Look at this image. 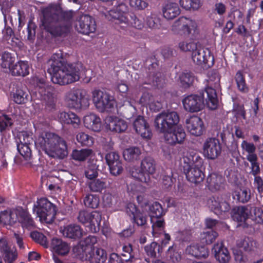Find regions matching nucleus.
<instances>
[{
  "mask_svg": "<svg viewBox=\"0 0 263 263\" xmlns=\"http://www.w3.org/2000/svg\"><path fill=\"white\" fill-rule=\"evenodd\" d=\"M76 139L78 143L83 147H90L94 143L93 138L84 132L79 133L76 136Z\"/></svg>",
  "mask_w": 263,
  "mask_h": 263,
  "instance_id": "nucleus-47",
  "label": "nucleus"
},
{
  "mask_svg": "<svg viewBox=\"0 0 263 263\" xmlns=\"http://www.w3.org/2000/svg\"><path fill=\"white\" fill-rule=\"evenodd\" d=\"M30 237L35 242L41 245L45 248L48 247V241L46 236L38 231H33L30 233Z\"/></svg>",
  "mask_w": 263,
  "mask_h": 263,
  "instance_id": "nucleus-56",
  "label": "nucleus"
},
{
  "mask_svg": "<svg viewBox=\"0 0 263 263\" xmlns=\"http://www.w3.org/2000/svg\"><path fill=\"white\" fill-rule=\"evenodd\" d=\"M179 122V116L177 112L163 111L156 116L154 126L158 132L164 134L177 126Z\"/></svg>",
  "mask_w": 263,
  "mask_h": 263,
  "instance_id": "nucleus-6",
  "label": "nucleus"
},
{
  "mask_svg": "<svg viewBox=\"0 0 263 263\" xmlns=\"http://www.w3.org/2000/svg\"><path fill=\"white\" fill-rule=\"evenodd\" d=\"M241 147L242 151L247 153L246 159L250 163V174L253 176L259 175L261 170L258 157L256 153V146L253 143L243 140L241 143Z\"/></svg>",
  "mask_w": 263,
  "mask_h": 263,
  "instance_id": "nucleus-13",
  "label": "nucleus"
},
{
  "mask_svg": "<svg viewBox=\"0 0 263 263\" xmlns=\"http://www.w3.org/2000/svg\"><path fill=\"white\" fill-rule=\"evenodd\" d=\"M74 15L72 10L46 13L42 20V27L53 37H65L70 32Z\"/></svg>",
  "mask_w": 263,
  "mask_h": 263,
  "instance_id": "nucleus-2",
  "label": "nucleus"
},
{
  "mask_svg": "<svg viewBox=\"0 0 263 263\" xmlns=\"http://www.w3.org/2000/svg\"><path fill=\"white\" fill-rule=\"evenodd\" d=\"M105 123L107 128L116 133L124 132L127 128L126 122L116 116L107 117L106 118Z\"/></svg>",
  "mask_w": 263,
  "mask_h": 263,
  "instance_id": "nucleus-26",
  "label": "nucleus"
},
{
  "mask_svg": "<svg viewBox=\"0 0 263 263\" xmlns=\"http://www.w3.org/2000/svg\"><path fill=\"white\" fill-rule=\"evenodd\" d=\"M84 126L94 132H100L101 128V121L99 117L94 114H90L84 117Z\"/></svg>",
  "mask_w": 263,
  "mask_h": 263,
  "instance_id": "nucleus-33",
  "label": "nucleus"
},
{
  "mask_svg": "<svg viewBox=\"0 0 263 263\" xmlns=\"http://www.w3.org/2000/svg\"><path fill=\"white\" fill-rule=\"evenodd\" d=\"M128 7L125 4L120 3L116 8L110 10L106 18L112 22L115 25H119L121 28L124 29L128 25V19L126 16Z\"/></svg>",
  "mask_w": 263,
  "mask_h": 263,
  "instance_id": "nucleus-14",
  "label": "nucleus"
},
{
  "mask_svg": "<svg viewBox=\"0 0 263 263\" xmlns=\"http://www.w3.org/2000/svg\"><path fill=\"white\" fill-rule=\"evenodd\" d=\"M183 161L186 167H201L203 161L199 155L193 151H189L183 157Z\"/></svg>",
  "mask_w": 263,
  "mask_h": 263,
  "instance_id": "nucleus-34",
  "label": "nucleus"
},
{
  "mask_svg": "<svg viewBox=\"0 0 263 263\" xmlns=\"http://www.w3.org/2000/svg\"><path fill=\"white\" fill-rule=\"evenodd\" d=\"M58 118L61 124L71 125L74 128H78L81 124L79 117L76 114L70 111L59 112L58 115Z\"/></svg>",
  "mask_w": 263,
  "mask_h": 263,
  "instance_id": "nucleus-27",
  "label": "nucleus"
},
{
  "mask_svg": "<svg viewBox=\"0 0 263 263\" xmlns=\"http://www.w3.org/2000/svg\"><path fill=\"white\" fill-rule=\"evenodd\" d=\"M200 93V96L191 95L183 99L182 104L185 110L191 112L200 111L204 106V100L210 109L214 110L217 108L218 100L214 88L207 86L204 90Z\"/></svg>",
  "mask_w": 263,
  "mask_h": 263,
  "instance_id": "nucleus-3",
  "label": "nucleus"
},
{
  "mask_svg": "<svg viewBox=\"0 0 263 263\" xmlns=\"http://www.w3.org/2000/svg\"><path fill=\"white\" fill-rule=\"evenodd\" d=\"M83 202L86 207L96 209L99 206L100 199L99 196L97 195L89 194L85 197Z\"/></svg>",
  "mask_w": 263,
  "mask_h": 263,
  "instance_id": "nucleus-54",
  "label": "nucleus"
},
{
  "mask_svg": "<svg viewBox=\"0 0 263 263\" xmlns=\"http://www.w3.org/2000/svg\"><path fill=\"white\" fill-rule=\"evenodd\" d=\"M51 247L53 253L61 256L67 255L70 250V247L67 242L57 238L52 239Z\"/></svg>",
  "mask_w": 263,
  "mask_h": 263,
  "instance_id": "nucleus-35",
  "label": "nucleus"
},
{
  "mask_svg": "<svg viewBox=\"0 0 263 263\" xmlns=\"http://www.w3.org/2000/svg\"><path fill=\"white\" fill-rule=\"evenodd\" d=\"M105 160L109 167L110 173L112 175L117 176L122 173L123 164L119 155L117 153L111 152L106 154Z\"/></svg>",
  "mask_w": 263,
  "mask_h": 263,
  "instance_id": "nucleus-21",
  "label": "nucleus"
},
{
  "mask_svg": "<svg viewBox=\"0 0 263 263\" xmlns=\"http://www.w3.org/2000/svg\"><path fill=\"white\" fill-rule=\"evenodd\" d=\"M64 101L69 108L86 109L89 105V100L82 93V90L73 87L67 91Z\"/></svg>",
  "mask_w": 263,
  "mask_h": 263,
  "instance_id": "nucleus-9",
  "label": "nucleus"
},
{
  "mask_svg": "<svg viewBox=\"0 0 263 263\" xmlns=\"http://www.w3.org/2000/svg\"><path fill=\"white\" fill-rule=\"evenodd\" d=\"M51 87L47 85L44 79H40L37 82L33 95L37 99L44 101L46 107L50 110L55 108V98Z\"/></svg>",
  "mask_w": 263,
  "mask_h": 263,
  "instance_id": "nucleus-10",
  "label": "nucleus"
},
{
  "mask_svg": "<svg viewBox=\"0 0 263 263\" xmlns=\"http://www.w3.org/2000/svg\"><path fill=\"white\" fill-rule=\"evenodd\" d=\"M123 253L122 256L123 257V260L126 262L133 261V259L135 258V255L133 253L132 245L128 244L125 245L122 248Z\"/></svg>",
  "mask_w": 263,
  "mask_h": 263,
  "instance_id": "nucleus-60",
  "label": "nucleus"
},
{
  "mask_svg": "<svg viewBox=\"0 0 263 263\" xmlns=\"http://www.w3.org/2000/svg\"><path fill=\"white\" fill-rule=\"evenodd\" d=\"M13 76L26 77L29 73V65L27 61H19L10 68Z\"/></svg>",
  "mask_w": 263,
  "mask_h": 263,
  "instance_id": "nucleus-38",
  "label": "nucleus"
},
{
  "mask_svg": "<svg viewBox=\"0 0 263 263\" xmlns=\"http://www.w3.org/2000/svg\"><path fill=\"white\" fill-rule=\"evenodd\" d=\"M166 257L168 260L172 263H178L181 259V253L177 248L176 245L170 246L167 252Z\"/></svg>",
  "mask_w": 263,
  "mask_h": 263,
  "instance_id": "nucleus-45",
  "label": "nucleus"
},
{
  "mask_svg": "<svg viewBox=\"0 0 263 263\" xmlns=\"http://www.w3.org/2000/svg\"><path fill=\"white\" fill-rule=\"evenodd\" d=\"M16 214L18 221L22 227L27 229L31 228L34 226V221L27 209L22 206L16 208Z\"/></svg>",
  "mask_w": 263,
  "mask_h": 263,
  "instance_id": "nucleus-29",
  "label": "nucleus"
},
{
  "mask_svg": "<svg viewBox=\"0 0 263 263\" xmlns=\"http://www.w3.org/2000/svg\"><path fill=\"white\" fill-rule=\"evenodd\" d=\"M28 93L22 89H17L13 93L14 101L18 104L26 103L29 100Z\"/></svg>",
  "mask_w": 263,
  "mask_h": 263,
  "instance_id": "nucleus-55",
  "label": "nucleus"
},
{
  "mask_svg": "<svg viewBox=\"0 0 263 263\" xmlns=\"http://www.w3.org/2000/svg\"><path fill=\"white\" fill-rule=\"evenodd\" d=\"M85 177L90 179H96L98 176V166L95 163H90L85 171Z\"/></svg>",
  "mask_w": 263,
  "mask_h": 263,
  "instance_id": "nucleus-58",
  "label": "nucleus"
},
{
  "mask_svg": "<svg viewBox=\"0 0 263 263\" xmlns=\"http://www.w3.org/2000/svg\"><path fill=\"white\" fill-rule=\"evenodd\" d=\"M49 62L51 63L48 71L54 84L64 86L79 80L81 64L68 63L61 51L54 53Z\"/></svg>",
  "mask_w": 263,
  "mask_h": 263,
  "instance_id": "nucleus-1",
  "label": "nucleus"
},
{
  "mask_svg": "<svg viewBox=\"0 0 263 263\" xmlns=\"http://www.w3.org/2000/svg\"><path fill=\"white\" fill-rule=\"evenodd\" d=\"M186 253L198 258H205L209 256L208 249L203 245L192 243L186 248Z\"/></svg>",
  "mask_w": 263,
  "mask_h": 263,
  "instance_id": "nucleus-32",
  "label": "nucleus"
},
{
  "mask_svg": "<svg viewBox=\"0 0 263 263\" xmlns=\"http://www.w3.org/2000/svg\"><path fill=\"white\" fill-rule=\"evenodd\" d=\"M192 59L193 62L198 65H203L205 67H212L214 64V56L209 48L196 47L192 51Z\"/></svg>",
  "mask_w": 263,
  "mask_h": 263,
  "instance_id": "nucleus-15",
  "label": "nucleus"
},
{
  "mask_svg": "<svg viewBox=\"0 0 263 263\" xmlns=\"http://www.w3.org/2000/svg\"><path fill=\"white\" fill-rule=\"evenodd\" d=\"M232 197L236 202L246 203L251 198V191L246 189H238L233 192Z\"/></svg>",
  "mask_w": 263,
  "mask_h": 263,
  "instance_id": "nucleus-40",
  "label": "nucleus"
},
{
  "mask_svg": "<svg viewBox=\"0 0 263 263\" xmlns=\"http://www.w3.org/2000/svg\"><path fill=\"white\" fill-rule=\"evenodd\" d=\"M251 208L241 206L237 209L234 215V219L238 222L245 221L250 216Z\"/></svg>",
  "mask_w": 263,
  "mask_h": 263,
  "instance_id": "nucleus-50",
  "label": "nucleus"
},
{
  "mask_svg": "<svg viewBox=\"0 0 263 263\" xmlns=\"http://www.w3.org/2000/svg\"><path fill=\"white\" fill-rule=\"evenodd\" d=\"M212 250L219 263H228L230 260L231 257L229 252L222 242L215 244Z\"/></svg>",
  "mask_w": 263,
  "mask_h": 263,
  "instance_id": "nucleus-30",
  "label": "nucleus"
},
{
  "mask_svg": "<svg viewBox=\"0 0 263 263\" xmlns=\"http://www.w3.org/2000/svg\"><path fill=\"white\" fill-rule=\"evenodd\" d=\"M201 167L196 166L186 168V166H183V170L187 180L195 184L203 181L205 175L201 170Z\"/></svg>",
  "mask_w": 263,
  "mask_h": 263,
  "instance_id": "nucleus-28",
  "label": "nucleus"
},
{
  "mask_svg": "<svg viewBox=\"0 0 263 263\" xmlns=\"http://www.w3.org/2000/svg\"><path fill=\"white\" fill-rule=\"evenodd\" d=\"M193 73L186 70L182 72L179 76L181 86L183 88H188L193 84L194 81Z\"/></svg>",
  "mask_w": 263,
  "mask_h": 263,
  "instance_id": "nucleus-41",
  "label": "nucleus"
},
{
  "mask_svg": "<svg viewBox=\"0 0 263 263\" xmlns=\"http://www.w3.org/2000/svg\"><path fill=\"white\" fill-rule=\"evenodd\" d=\"M229 197L227 194H221L213 196L211 198L210 206L215 214L220 215L230 211L231 207L228 202Z\"/></svg>",
  "mask_w": 263,
  "mask_h": 263,
  "instance_id": "nucleus-18",
  "label": "nucleus"
},
{
  "mask_svg": "<svg viewBox=\"0 0 263 263\" xmlns=\"http://www.w3.org/2000/svg\"><path fill=\"white\" fill-rule=\"evenodd\" d=\"M90 255V261L92 263H104L107 258L106 251L102 248H97Z\"/></svg>",
  "mask_w": 263,
  "mask_h": 263,
  "instance_id": "nucleus-46",
  "label": "nucleus"
},
{
  "mask_svg": "<svg viewBox=\"0 0 263 263\" xmlns=\"http://www.w3.org/2000/svg\"><path fill=\"white\" fill-rule=\"evenodd\" d=\"M62 234L66 237L77 240L82 236V229L77 224H69L64 227Z\"/></svg>",
  "mask_w": 263,
  "mask_h": 263,
  "instance_id": "nucleus-37",
  "label": "nucleus"
},
{
  "mask_svg": "<svg viewBox=\"0 0 263 263\" xmlns=\"http://www.w3.org/2000/svg\"><path fill=\"white\" fill-rule=\"evenodd\" d=\"M1 66L4 68H9L10 69L11 65L15 61V57L12 56V54L9 52L5 51L2 55Z\"/></svg>",
  "mask_w": 263,
  "mask_h": 263,
  "instance_id": "nucleus-59",
  "label": "nucleus"
},
{
  "mask_svg": "<svg viewBox=\"0 0 263 263\" xmlns=\"http://www.w3.org/2000/svg\"><path fill=\"white\" fill-rule=\"evenodd\" d=\"M13 120L8 115L0 112V133L2 134L13 125Z\"/></svg>",
  "mask_w": 263,
  "mask_h": 263,
  "instance_id": "nucleus-51",
  "label": "nucleus"
},
{
  "mask_svg": "<svg viewBox=\"0 0 263 263\" xmlns=\"http://www.w3.org/2000/svg\"><path fill=\"white\" fill-rule=\"evenodd\" d=\"M203 154L208 159L215 160L221 153V146L219 140L215 138H209L203 146Z\"/></svg>",
  "mask_w": 263,
  "mask_h": 263,
  "instance_id": "nucleus-16",
  "label": "nucleus"
},
{
  "mask_svg": "<svg viewBox=\"0 0 263 263\" xmlns=\"http://www.w3.org/2000/svg\"><path fill=\"white\" fill-rule=\"evenodd\" d=\"M146 23L149 28L157 29L160 26V19L155 14H152L146 17Z\"/></svg>",
  "mask_w": 263,
  "mask_h": 263,
  "instance_id": "nucleus-62",
  "label": "nucleus"
},
{
  "mask_svg": "<svg viewBox=\"0 0 263 263\" xmlns=\"http://www.w3.org/2000/svg\"><path fill=\"white\" fill-rule=\"evenodd\" d=\"M195 21L186 17H180L175 21L172 27V31L176 34L186 39L190 37L197 29Z\"/></svg>",
  "mask_w": 263,
  "mask_h": 263,
  "instance_id": "nucleus-11",
  "label": "nucleus"
},
{
  "mask_svg": "<svg viewBox=\"0 0 263 263\" xmlns=\"http://www.w3.org/2000/svg\"><path fill=\"white\" fill-rule=\"evenodd\" d=\"M77 218L79 222L85 225L90 232L96 233L100 230L102 217L99 212L96 211L89 212L86 210H81Z\"/></svg>",
  "mask_w": 263,
  "mask_h": 263,
  "instance_id": "nucleus-12",
  "label": "nucleus"
},
{
  "mask_svg": "<svg viewBox=\"0 0 263 263\" xmlns=\"http://www.w3.org/2000/svg\"><path fill=\"white\" fill-rule=\"evenodd\" d=\"M176 236L177 240L181 242H187L191 240L192 234L190 230H184L177 232Z\"/></svg>",
  "mask_w": 263,
  "mask_h": 263,
  "instance_id": "nucleus-63",
  "label": "nucleus"
},
{
  "mask_svg": "<svg viewBox=\"0 0 263 263\" xmlns=\"http://www.w3.org/2000/svg\"><path fill=\"white\" fill-rule=\"evenodd\" d=\"M164 134L166 142L171 145L182 143L186 137L184 129L179 126L174 127L172 130Z\"/></svg>",
  "mask_w": 263,
  "mask_h": 263,
  "instance_id": "nucleus-24",
  "label": "nucleus"
},
{
  "mask_svg": "<svg viewBox=\"0 0 263 263\" xmlns=\"http://www.w3.org/2000/svg\"><path fill=\"white\" fill-rule=\"evenodd\" d=\"M156 166V162L153 158L146 157L142 160L140 168L132 169L131 175L140 182L148 183L151 180L150 176L155 173Z\"/></svg>",
  "mask_w": 263,
  "mask_h": 263,
  "instance_id": "nucleus-7",
  "label": "nucleus"
},
{
  "mask_svg": "<svg viewBox=\"0 0 263 263\" xmlns=\"http://www.w3.org/2000/svg\"><path fill=\"white\" fill-rule=\"evenodd\" d=\"M134 128L137 133L143 138L150 139L153 134L149 124L143 116H138L133 123Z\"/></svg>",
  "mask_w": 263,
  "mask_h": 263,
  "instance_id": "nucleus-25",
  "label": "nucleus"
},
{
  "mask_svg": "<svg viewBox=\"0 0 263 263\" xmlns=\"http://www.w3.org/2000/svg\"><path fill=\"white\" fill-rule=\"evenodd\" d=\"M76 28L79 32L88 35L96 30L97 25L95 19L88 14H81L77 18Z\"/></svg>",
  "mask_w": 263,
  "mask_h": 263,
  "instance_id": "nucleus-17",
  "label": "nucleus"
},
{
  "mask_svg": "<svg viewBox=\"0 0 263 263\" xmlns=\"http://www.w3.org/2000/svg\"><path fill=\"white\" fill-rule=\"evenodd\" d=\"M33 212H36L37 217L42 222L52 223L57 212V206L51 202L47 198L37 199L33 207Z\"/></svg>",
  "mask_w": 263,
  "mask_h": 263,
  "instance_id": "nucleus-5",
  "label": "nucleus"
},
{
  "mask_svg": "<svg viewBox=\"0 0 263 263\" xmlns=\"http://www.w3.org/2000/svg\"><path fill=\"white\" fill-rule=\"evenodd\" d=\"M180 4L187 10H197L202 6L201 0H180Z\"/></svg>",
  "mask_w": 263,
  "mask_h": 263,
  "instance_id": "nucleus-52",
  "label": "nucleus"
},
{
  "mask_svg": "<svg viewBox=\"0 0 263 263\" xmlns=\"http://www.w3.org/2000/svg\"><path fill=\"white\" fill-rule=\"evenodd\" d=\"M0 253L3 256L5 263H14L18 257L17 250L11 248L6 238H0Z\"/></svg>",
  "mask_w": 263,
  "mask_h": 263,
  "instance_id": "nucleus-23",
  "label": "nucleus"
},
{
  "mask_svg": "<svg viewBox=\"0 0 263 263\" xmlns=\"http://www.w3.org/2000/svg\"><path fill=\"white\" fill-rule=\"evenodd\" d=\"M149 211L151 214V221H153L154 217H162L165 214L161 204L157 201L154 202L150 205Z\"/></svg>",
  "mask_w": 263,
  "mask_h": 263,
  "instance_id": "nucleus-53",
  "label": "nucleus"
},
{
  "mask_svg": "<svg viewBox=\"0 0 263 263\" xmlns=\"http://www.w3.org/2000/svg\"><path fill=\"white\" fill-rule=\"evenodd\" d=\"M235 81L239 91L246 93L249 91V88L246 83L245 77L240 70L237 71L235 76Z\"/></svg>",
  "mask_w": 263,
  "mask_h": 263,
  "instance_id": "nucleus-48",
  "label": "nucleus"
},
{
  "mask_svg": "<svg viewBox=\"0 0 263 263\" xmlns=\"http://www.w3.org/2000/svg\"><path fill=\"white\" fill-rule=\"evenodd\" d=\"M129 6L137 10H144L148 7V3L143 0H128Z\"/></svg>",
  "mask_w": 263,
  "mask_h": 263,
  "instance_id": "nucleus-64",
  "label": "nucleus"
},
{
  "mask_svg": "<svg viewBox=\"0 0 263 263\" xmlns=\"http://www.w3.org/2000/svg\"><path fill=\"white\" fill-rule=\"evenodd\" d=\"M141 151L138 147H130L123 152V157L126 161H134L140 159Z\"/></svg>",
  "mask_w": 263,
  "mask_h": 263,
  "instance_id": "nucleus-43",
  "label": "nucleus"
},
{
  "mask_svg": "<svg viewBox=\"0 0 263 263\" xmlns=\"http://www.w3.org/2000/svg\"><path fill=\"white\" fill-rule=\"evenodd\" d=\"M186 127L190 133L195 136H200L205 131L202 120L197 116H192L185 120Z\"/></svg>",
  "mask_w": 263,
  "mask_h": 263,
  "instance_id": "nucleus-22",
  "label": "nucleus"
},
{
  "mask_svg": "<svg viewBox=\"0 0 263 263\" xmlns=\"http://www.w3.org/2000/svg\"><path fill=\"white\" fill-rule=\"evenodd\" d=\"M144 251L147 256L155 258L157 253L160 254L162 252V247H160V244L153 241L145 246Z\"/></svg>",
  "mask_w": 263,
  "mask_h": 263,
  "instance_id": "nucleus-49",
  "label": "nucleus"
},
{
  "mask_svg": "<svg viewBox=\"0 0 263 263\" xmlns=\"http://www.w3.org/2000/svg\"><path fill=\"white\" fill-rule=\"evenodd\" d=\"M126 211L133 223L136 224L138 226H143L146 224L147 217L134 203H128L126 205Z\"/></svg>",
  "mask_w": 263,
  "mask_h": 263,
  "instance_id": "nucleus-20",
  "label": "nucleus"
},
{
  "mask_svg": "<svg viewBox=\"0 0 263 263\" xmlns=\"http://www.w3.org/2000/svg\"><path fill=\"white\" fill-rule=\"evenodd\" d=\"M250 216L257 223L263 224V211L258 207H251Z\"/></svg>",
  "mask_w": 263,
  "mask_h": 263,
  "instance_id": "nucleus-57",
  "label": "nucleus"
},
{
  "mask_svg": "<svg viewBox=\"0 0 263 263\" xmlns=\"http://www.w3.org/2000/svg\"><path fill=\"white\" fill-rule=\"evenodd\" d=\"M218 236L217 232L212 229L204 232L201 234V238L204 242L206 244H211Z\"/></svg>",
  "mask_w": 263,
  "mask_h": 263,
  "instance_id": "nucleus-61",
  "label": "nucleus"
},
{
  "mask_svg": "<svg viewBox=\"0 0 263 263\" xmlns=\"http://www.w3.org/2000/svg\"><path fill=\"white\" fill-rule=\"evenodd\" d=\"M35 144L45 153H53L61 158H64L68 154L65 141L53 133H46L45 135L39 136L35 141Z\"/></svg>",
  "mask_w": 263,
  "mask_h": 263,
  "instance_id": "nucleus-4",
  "label": "nucleus"
},
{
  "mask_svg": "<svg viewBox=\"0 0 263 263\" xmlns=\"http://www.w3.org/2000/svg\"><path fill=\"white\" fill-rule=\"evenodd\" d=\"M224 178L222 175L213 173L209 174L206 178L207 185L211 191H219L224 186Z\"/></svg>",
  "mask_w": 263,
  "mask_h": 263,
  "instance_id": "nucleus-31",
  "label": "nucleus"
},
{
  "mask_svg": "<svg viewBox=\"0 0 263 263\" xmlns=\"http://www.w3.org/2000/svg\"><path fill=\"white\" fill-rule=\"evenodd\" d=\"M162 12L165 18L173 20L180 14V10L177 3H168L163 7Z\"/></svg>",
  "mask_w": 263,
  "mask_h": 263,
  "instance_id": "nucleus-39",
  "label": "nucleus"
},
{
  "mask_svg": "<svg viewBox=\"0 0 263 263\" xmlns=\"http://www.w3.org/2000/svg\"><path fill=\"white\" fill-rule=\"evenodd\" d=\"M19 142H17V149L21 155L25 160H28L31 158L32 153L30 145L35 143L31 135L27 133L23 134L19 137Z\"/></svg>",
  "mask_w": 263,
  "mask_h": 263,
  "instance_id": "nucleus-19",
  "label": "nucleus"
},
{
  "mask_svg": "<svg viewBox=\"0 0 263 263\" xmlns=\"http://www.w3.org/2000/svg\"><path fill=\"white\" fill-rule=\"evenodd\" d=\"M92 97L96 107L101 112H112L117 106L114 96L106 90L95 89Z\"/></svg>",
  "mask_w": 263,
  "mask_h": 263,
  "instance_id": "nucleus-8",
  "label": "nucleus"
},
{
  "mask_svg": "<svg viewBox=\"0 0 263 263\" xmlns=\"http://www.w3.org/2000/svg\"><path fill=\"white\" fill-rule=\"evenodd\" d=\"M92 153L93 151L90 148L74 149L72 152L71 157L73 160L82 162L85 161Z\"/></svg>",
  "mask_w": 263,
  "mask_h": 263,
  "instance_id": "nucleus-44",
  "label": "nucleus"
},
{
  "mask_svg": "<svg viewBox=\"0 0 263 263\" xmlns=\"http://www.w3.org/2000/svg\"><path fill=\"white\" fill-rule=\"evenodd\" d=\"M87 185L90 192L98 193H102L107 187L106 182L99 179L90 180L87 182Z\"/></svg>",
  "mask_w": 263,
  "mask_h": 263,
  "instance_id": "nucleus-42",
  "label": "nucleus"
},
{
  "mask_svg": "<svg viewBox=\"0 0 263 263\" xmlns=\"http://www.w3.org/2000/svg\"><path fill=\"white\" fill-rule=\"evenodd\" d=\"M17 217L15 209H8L0 212V223L4 225L12 226L17 222Z\"/></svg>",
  "mask_w": 263,
  "mask_h": 263,
  "instance_id": "nucleus-36",
  "label": "nucleus"
}]
</instances>
